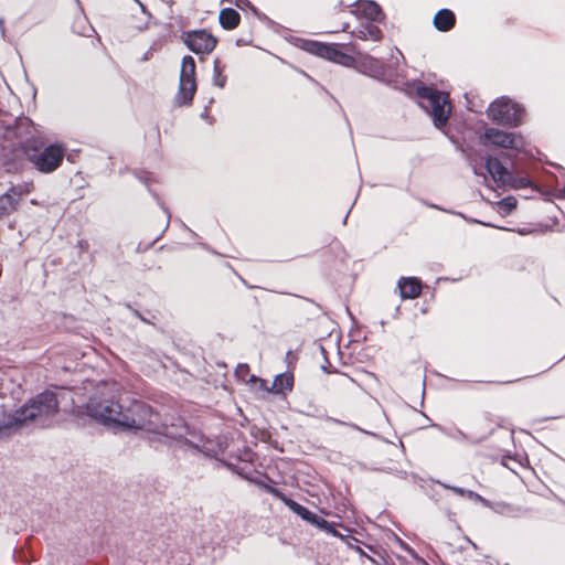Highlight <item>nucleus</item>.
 Instances as JSON below:
<instances>
[{
    "label": "nucleus",
    "instance_id": "nucleus-1",
    "mask_svg": "<svg viewBox=\"0 0 565 565\" xmlns=\"http://www.w3.org/2000/svg\"><path fill=\"white\" fill-rule=\"evenodd\" d=\"M119 430H146L171 439H179L186 433L182 419L170 425L149 404L139 399L124 401Z\"/></svg>",
    "mask_w": 565,
    "mask_h": 565
},
{
    "label": "nucleus",
    "instance_id": "nucleus-2",
    "mask_svg": "<svg viewBox=\"0 0 565 565\" xmlns=\"http://www.w3.org/2000/svg\"><path fill=\"white\" fill-rule=\"evenodd\" d=\"M57 409L58 398L56 393L52 391L40 393L15 411L14 414H0V433L31 423L40 427L47 426Z\"/></svg>",
    "mask_w": 565,
    "mask_h": 565
},
{
    "label": "nucleus",
    "instance_id": "nucleus-3",
    "mask_svg": "<svg viewBox=\"0 0 565 565\" xmlns=\"http://www.w3.org/2000/svg\"><path fill=\"white\" fill-rule=\"evenodd\" d=\"M39 137H30L23 143L26 159L41 173H52L60 168L66 154V147L62 143H51L44 147Z\"/></svg>",
    "mask_w": 565,
    "mask_h": 565
},
{
    "label": "nucleus",
    "instance_id": "nucleus-4",
    "mask_svg": "<svg viewBox=\"0 0 565 565\" xmlns=\"http://www.w3.org/2000/svg\"><path fill=\"white\" fill-rule=\"evenodd\" d=\"M415 94L419 107L431 118L434 126L438 129L445 127L451 114L449 94L423 83L415 87Z\"/></svg>",
    "mask_w": 565,
    "mask_h": 565
},
{
    "label": "nucleus",
    "instance_id": "nucleus-5",
    "mask_svg": "<svg viewBox=\"0 0 565 565\" xmlns=\"http://www.w3.org/2000/svg\"><path fill=\"white\" fill-rule=\"evenodd\" d=\"M352 10L360 21L352 35L362 41L379 42L383 38L382 30L376 23L384 20L381 7L374 1H358Z\"/></svg>",
    "mask_w": 565,
    "mask_h": 565
},
{
    "label": "nucleus",
    "instance_id": "nucleus-6",
    "mask_svg": "<svg viewBox=\"0 0 565 565\" xmlns=\"http://www.w3.org/2000/svg\"><path fill=\"white\" fill-rule=\"evenodd\" d=\"M122 407V399L104 392L92 396L86 404L89 417L114 430H119L120 428L119 422L121 420Z\"/></svg>",
    "mask_w": 565,
    "mask_h": 565
},
{
    "label": "nucleus",
    "instance_id": "nucleus-7",
    "mask_svg": "<svg viewBox=\"0 0 565 565\" xmlns=\"http://www.w3.org/2000/svg\"><path fill=\"white\" fill-rule=\"evenodd\" d=\"M523 107L509 97L502 96L493 100L487 108V116L502 126L518 127L522 124Z\"/></svg>",
    "mask_w": 565,
    "mask_h": 565
},
{
    "label": "nucleus",
    "instance_id": "nucleus-8",
    "mask_svg": "<svg viewBox=\"0 0 565 565\" xmlns=\"http://www.w3.org/2000/svg\"><path fill=\"white\" fill-rule=\"evenodd\" d=\"M195 67V61L191 55H185L182 58L179 89L174 97V102L179 106L190 105L193 100L196 92Z\"/></svg>",
    "mask_w": 565,
    "mask_h": 565
},
{
    "label": "nucleus",
    "instance_id": "nucleus-9",
    "mask_svg": "<svg viewBox=\"0 0 565 565\" xmlns=\"http://www.w3.org/2000/svg\"><path fill=\"white\" fill-rule=\"evenodd\" d=\"M482 137L486 146L514 151H522L525 148V140L519 132L489 127L484 129Z\"/></svg>",
    "mask_w": 565,
    "mask_h": 565
},
{
    "label": "nucleus",
    "instance_id": "nucleus-10",
    "mask_svg": "<svg viewBox=\"0 0 565 565\" xmlns=\"http://www.w3.org/2000/svg\"><path fill=\"white\" fill-rule=\"evenodd\" d=\"M301 49L310 54L323 57L328 61L339 63L344 66H350L353 63V57L343 53L340 50V45L335 43L329 44L312 40H303Z\"/></svg>",
    "mask_w": 565,
    "mask_h": 565
},
{
    "label": "nucleus",
    "instance_id": "nucleus-11",
    "mask_svg": "<svg viewBox=\"0 0 565 565\" xmlns=\"http://www.w3.org/2000/svg\"><path fill=\"white\" fill-rule=\"evenodd\" d=\"M217 40L205 30L186 32L184 44L195 54H210L216 46Z\"/></svg>",
    "mask_w": 565,
    "mask_h": 565
},
{
    "label": "nucleus",
    "instance_id": "nucleus-12",
    "mask_svg": "<svg viewBox=\"0 0 565 565\" xmlns=\"http://www.w3.org/2000/svg\"><path fill=\"white\" fill-rule=\"evenodd\" d=\"M486 170L491 175L498 188H505L507 182L510 180V171L502 164V162L492 156L486 158Z\"/></svg>",
    "mask_w": 565,
    "mask_h": 565
},
{
    "label": "nucleus",
    "instance_id": "nucleus-13",
    "mask_svg": "<svg viewBox=\"0 0 565 565\" xmlns=\"http://www.w3.org/2000/svg\"><path fill=\"white\" fill-rule=\"evenodd\" d=\"M402 299H415L420 295L422 282L414 277H402L397 282Z\"/></svg>",
    "mask_w": 565,
    "mask_h": 565
},
{
    "label": "nucleus",
    "instance_id": "nucleus-14",
    "mask_svg": "<svg viewBox=\"0 0 565 565\" xmlns=\"http://www.w3.org/2000/svg\"><path fill=\"white\" fill-rule=\"evenodd\" d=\"M456 23L455 13L449 9H440L436 12L433 24L440 32L450 31Z\"/></svg>",
    "mask_w": 565,
    "mask_h": 565
},
{
    "label": "nucleus",
    "instance_id": "nucleus-15",
    "mask_svg": "<svg viewBox=\"0 0 565 565\" xmlns=\"http://www.w3.org/2000/svg\"><path fill=\"white\" fill-rule=\"evenodd\" d=\"M19 207L17 198L9 190L0 195V220L11 215Z\"/></svg>",
    "mask_w": 565,
    "mask_h": 565
},
{
    "label": "nucleus",
    "instance_id": "nucleus-16",
    "mask_svg": "<svg viewBox=\"0 0 565 565\" xmlns=\"http://www.w3.org/2000/svg\"><path fill=\"white\" fill-rule=\"evenodd\" d=\"M218 20L222 28L233 30L239 24L241 15L232 8H224L220 12Z\"/></svg>",
    "mask_w": 565,
    "mask_h": 565
},
{
    "label": "nucleus",
    "instance_id": "nucleus-17",
    "mask_svg": "<svg viewBox=\"0 0 565 565\" xmlns=\"http://www.w3.org/2000/svg\"><path fill=\"white\" fill-rule=\"evenodd\" d=\"M294 385V376L289 373L278 374L271 384V391L275 393H284L285 391H291Z\"/></svg>",
    "mask_w": 565,
    "mask_h": 565
},
{
    "label": "nucleus",
    "instance_id": "nucleus-18",
    "mask_svg": "<svg viewBox=\"0 0 565 565\" xmlns=\"http://www.w3.org/2000/svg\"><path fill=\"white\" fill-rule=\"evenodd\" d=\"M531 185H532V182L529 178L514 177L512 173H510V180H509V182H507L505 188L518 190V189L529 188Z\"/></svg>",
    "mask_w": 565,
    "mask_h": 565
},
{
    "label": "nucleus",
    "instance_id": "nucleus-19",
    "mask_svg": "<svg viewBox=\"0 0 565 565\" xmlns=\"http://www.w3.org/2000/svg\"><path fill=\"white\" fill-rule=\"evenodd\" d=\"M516 203L518 201L514 196H507L497 204L501 214L509 215L516 207Z\"/></svg>",
    "mask_w": 565,
    "mask_h": 565
},
{
    "label": "nucleus",
    "instance_id": "nucleus-20",
    "mask_svg": "<svg viewBox=\"0 0 565 565\" xmlns=\"http://www.w3.org/2000/svg\"><path fill=\"white\" fill-rule=\"evenodd\" d=\"M32 189V183H22L17 185H11L8 190L10 193L17 198L18 203L20 204V200L22 196L29 194Z\"/></svg>",
    "mask_w": 565,
    "mask_h": 565
},
{
    "label": "nucleus",
    "instance_id": "nucleus-21",
    "mask_svg": "<svg viewBox=\"0 0 565 565\" xmlns=\"http://www.w3.org/2000/svg\"><path fill=\"white\" fill-rule=\"evenodd\" d=\"M285 503L292 512L299 515L302 520H305L309 515V510L303 505L299 504L298 502L294 501L292 499H286Z\"/></svg>",
    "mask_w": 565,
    "mask_h": 565
},
{
    "label": "nucleus",
    "instance_id": "nucleus-22",
    "mask_svg": "<svg viewBox=\"0 0 565 565\" xmlns=\"http://www.w3.org/2000/svg\"><path fill=\"white\" fill-rule=\"evenodd\" d=\"M220 61L216 58L214 61V67H213V84L220 88H223L226 83V76L222 75V70L218 66Z\"/></svg>",
    "mask_w": 565,
    "mask_h": 565
},
{
    "label": "nucleus",
    "instance_id": "nucleus-23",
    "mask_svg": "<svg viewBox=\"0 0 565 565\" xmlns=\"http://www.w3.org/2000/svg\"><path fill=\"white\" fill-rule=\"evenodd\" d=\"M313 525H316L318 529H320V530H322V531H324V532H327V533H329V534H331L333 536H339L342 540H344L343 536L340 535L338 533V531L328 521H326L321 516H318V522L315 523Z\"/></svg>",
    "mask_w": 565,
    "mask_h": 565
},
{
    "label": "nucleus",
    "instance_id": "nucleus-24",
    "mask_svg": "<svg viewBox=\"0 0 565 565\" xmlns=\"http://www.w3.org/2000/svg\"><path fill=\"white\" fill-rule=\"evenodd\" d=\"M189 445L193 446L198 450L210 454L212 448L210 447V441L207 440H185Z\"/></svg>",
    "mask_w": 565,
    "mask_h": 565
},
{
    "label": "nucleus",
    "instance_id": "nucleus-25",
    "mask_svg": "<svg viewBox=\"0 0 565 565\" xmlns=\"http://www.w3.org/2000/svg\"><path fill=\"white\" fill-rule=\"evenodd\" d=\"M466 497L475 502L481 503L486 508H491V502L489 500L484 499L483 497H481L480 494L472 490H468L466 492Z\"/></svg>",
    "mask_w": 565,
    "mask_h": 565
},
{
    "label": "nucleus",
    "instance_id": "nucleus-26",
    "mask_svg": "<svg viewBox=\"0 0 565 565\" xmlns=\"http://www.w3.org/2000/svg\"><path fill=\"white\" fill-rule=\"evenodd\" d=\"M345 542L348 544L349 547L353 548L354 551H356L360 555H363V556H366L371 562L375 563V561L367 556L359 545H356L355 543H358V540L355 537H348L345 539Z\"/></svg>",
    "mask_w": 565,
    "mask_h": 565
},
{
    "label": "nucleus",
    "instance_id": "nucleus-27",
    "mask_svg": "<svg viewBox=\"0 0 565 565\" xmlns=\"http://www.w3.org/2000/svg\"><path fill=\"white\" fill-rule=\"evenodd\" d=\"M362 64L374 72H377L380 68L379 61L371 56H365Z\"/></svg>",
    "mask_w": 565,
    "mask_h": 565
},
{
    "label": "nucleus",
    "instance_id": "nucleus-28",
    "mask_svg": "<svg viewBox=\"0 0 565 565\" xmlns=\"http://www.w3.org/2000/svg\"><path fill=\"white\" fill-rule=\"evenodd\" d=\"M249 367L247 364H239L235 370V375L242 380L246 381V376L248 375Z\"/></svg>",
    "mask_w": 565,
    "mask_h": 565
},
{
    "label": "nucleus",
    "instance_id": "nucleus-29",
    "mask_svg": "<svg viewBox=\"0 0 565 565\" xmlns=\"http://www.w3.org/2000/svg\"><path fill=\"white\" fill-rule=\"evenodd\" d=\"M445 434H447L448 436H450L451 438H454L456 441H465L467 439V436L460 431V430H456L455 433H448L444 429H441Z\"/></svg>",
    "mask_w": 565,
    "mask_h": 565
},
{
    "label": "nucleus",
    "instance_id": "nucleus-30",
    "mask_svg": "<svg viewBox=\"0 0 565 565\" xmlns=\"http://www.w3.org/2000/svg\"><path fill=\"white\" fill-rule=\"evenodd\" d=\"M445 488H448L450 490H452L455 493L459 494V495H465L466 497V492L468 490L463 489V488H460V487H455V486H447V484H444Z\"/></svg>",
    "mask_w": 565,
    "mask_h": 565
},
{
    "label": "nucleus",
    "instance_id": "nucleus-31",
    "mask_svg": "<svg viewBox=\"0 0 565 565\" xmlns=\"http://www.w3.org/2000/svg\"><path fill=\"white\" fill-rule=\"evenodd\" d=\"M318 516L319 515H317L316 513L309 511V515L305 519V521L313 525L315 523L318 522Z\"/></svg>",
    "mask_w": 565,
    "mask_h": 565
},
{
    "label": "nucleus",
    "instance_id": "nucleus-32",
    "mask_svg": "<svg viewBox=\"0 0 565 565\" xmlns=\"http://www.w3.org/2000/svg\"><path fill=\"white\" fill-rule=\"evenodd\" d=\"M248 381L249 382H259L262 387H265V385H266V381L258 379L256 375H250Z\"/></svg>",
    "mask_w": 565,
    "mask_h": 565
},
{
    "label": "nucleus",
    "instance_id": "nucleus-33",
    "mask_svg": "<svg viewBox=\"0 0 565 565\" xmlns=\"http://www.w3.org/2000/svg\"><path fill=\"white\" fill-rule=\"evenodd\" d=\"M0 36L4 39L6 36V28H4V19L0 17Z\"/></svg>",
    "mask_w": 565,
    "mask_h": 565
},
{
    "label": "nucleus",
    "instance_id": "nucleus-34",
    "mask_svg": "<svg viewBox=\"0 0 565 565\" xmlns=\"http://www.w3.org/2000/svg\"><path fill=\"white\" fill-rule=\"evenodd\" d=\"M327 420H328V422H331V423H334V424H342V425H344V424H345V423H343V422H341V420H339V419L332 418V417H328V418H327Z\"/></svg>",
    "mask_w": 565,
    "mask_h": 565
},
{
    "label": "nucleus",
    "instance_id": "nucleus-35",
    "mask_svg": "<svg viewBox=\"0 0 565 565\" xmlns=\"http://www.w3.org/2000/svg\"><path fill=\"white\" fill-rule=\"evenodd\" d=\"M518 233L521 234V235H526V234L530 233V231L527 228H519Z\"/></svg>",
    "mask_w": 565,
    "mask_h": 565
},
{
    "label": "nucleus",
    "instance_id": "nucleus-36",
    "mask_svg": "<svg viewBox=\"0 0 565 565\" xmlns=\"http://www.w3.org/2000/svg\"><path fill=\"white\" fill-rule=\"evenodd\" d=\"M475 223H480V224H483L486 226H489V227H497L495 225L491 224V223H483V222H480V221H477V220H473Z\"/></svg>",
    "mask_w": 565,
    "mask_h": 565
},
{
    "label": "nucleus",
    "instance_id": "nucleus-37",
    "mask_svg": "<svg viewBox=\"0 0 565 565\" xmlns=\"http://www.w3.org/2000/svg\"><path fill=\"white\" fill-rule=\"evenodd\" d=\"M134 1L139 4V7L141 8L142 12H146V7L139 0H134Z\"/></svg>",
    "mask_w": 565,
    "mask_h": 565
},
{
    "label": "nucleus",
    "instance_id": "nucleus-38",
    "mask_svg": "<svg viewBox=\"0 0 565 565\" xmlns=\"http://www.w3.org/2000/svg\"><path fill=\"white\" fill-rule=\"evenodd\" d=\"M135 315H136L137 317L141 318L138 311H135Z\"/></svg>",
    "mask_w": 565,
    "mask_h": 565
}]
</instances>
